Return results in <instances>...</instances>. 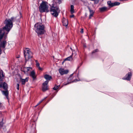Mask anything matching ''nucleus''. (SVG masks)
Listing matches in <instances>:
<instances>
[{
    "label": "nucleus",
    "instance_id": "1",
    "mask_svg": "<svg viewBox=\"0 0 133 133\" xmlns=\"http://www.w3.org/2000/svg\"><path fill=\"white\" fill-rule=\"evenodd\" d=\"M16 20V17H12L10 18L6 19L4 22L5 26L2 29L3 31H5L8 34L13 26V22Z\"/></svg>",
    "mask_w": 133,
    "mask_h": 133
},
{
    "label": "nucleus",
    "instance_id": "2",
    "mask_svg": "<svg viewBox=\"0 0 133 133\" xmlns=\"http://www.w3.org/2000/svg\"><path fill=\"white\" fill-rule=\"evenodd\" d=\"M7 32L3 31L2 28H0V55L1 54V48H4L7 44L6 39L7 38Z\"/></svg>",
    "mask_w": 133,
    "mask_h": 133
},
{
    "label": "nucleus",
    "instance_id": "3",
    "mask_svg": "<svg viewBox=\"0 0 133 133\" xmlns=\"http://www.w3.org/2000/svg\"><path fill=\"white\" fill-rule=\"evenodd\" d=\"M34 27L36 28V31L39 37H41V35L44 34L45 32L44 30V26L43 25H40L38 23L35 24Z\"/></svg>",
    "mask_w": 133,
    "mask_h": 133
},
{
    "label": "nucleus",
    "instance_id": "4",
    "mask_svg": "<svg viewBox=\"0 0 133 133\" xmlns=\"http://www.w3.org/2000/svg\"><path fill=\"white\" fill-rule=\"evenodd\" d=\"M50 11L53 16L55 17H57L60 12L59 6L54 3L50 5Z\"/></svg>",
    "mask_w": 133,
    "mask_h": 133
},
{
    "label": "nucleus",
    "instance_id": "5",
    "mask_svg": "<svg viewBox=\"0 0 133 133\" xmlns=\"http://www.w3.org/2000/svg\"><path fill=\"white\" fill-rule=\"evenodd\" d=\"M47 4V2L42 1V2L39 7V11L40 12L42 13L45 12H49V6Z\"/></svg>",
    "mask_w": 133,
    "mask_h": 133
},
{
    "label": "nucleus",
    "instance_id": "6",
    "mask_svg": "<svg viewBox=\"0 0 133 133\" xmlns=\"http://www.w3.org/2000/svg\"><path fill=\"white\" fill-rule=\"evenodd\" d=\"M24 54L26 62L33 57L32 53L28 48H26L24 50Z\"/></svg>",
    "mask_w": 133,
    "mask_h": 133
},
{
    "label": "nucleus",
    "instance_id": "7",
    "mask_svg": "<svg viewBox=\"0 0 133 133\" xmlns=\"http://www.w3.org/2000/svg\"><path fill=\"white\" fill-rule=\"evenodd\" d=\"M49 81H46L42 84V90L43 91H45L48 90V87L47 84Z\"/></svg>",
    "mask_w": 133,
    "mask_h": 133
},
{
    "label": "nucleus",
    "instance_id": "8",
    "mask_svg": "<svg viewBox=\"0 0 133 133\" xmlns=\"http://www.w3.org/2000/svg\"><path fill=\"white\" fill-rule=\"evenodd\" d=\"M58 71L59 73L61 75L64 74H66L68 72V70H65L64 69L61 68L59 69Z\"/></svg>",
    "mask_w": 133,
    "mask_h": 133
},
{
    "label": "nucleus",
    "instance_id": "9",
    "mask_svg": "<svg viewBox=\"0 0 133 133\" xmlns=\"http://www.w3.org/2000/svg\"><path fill=\"white\" fill-rule=\"evenodd\" d=\"M0 87L3 88V89L4 90H7L8 88L7 84L5 82H4L2 84H0Z\"/></svg>",
    "mask_w": 133,
    "mask_h": 133
},
{
    "label": "nucleus",
    "instance_id": "10",
    "mask_svg": "<svg viewBox=\"0 0 133 133\" xmlns=\"http://www.w3.org/2000/svg\"><path fill=\"white\" fill-rule=\"evenodd\" d=\"M132 76V74L131 73V72H129L126 75V77L125 78V80H126L128 81L130 80L131 77Z\"/></svg>",
    "mask_w": 133,
    "mask_h": 133
},
{
    "label": "nucleus",
    "instance_id": "11",
    "mask_svg": "<svg viewBox=\"0 0 133 133\" xmlns=\"http://www.w3.org/2000/svg\"><path fill=\"white\" fill-rule=\"evenodd\" d=\"M30 76L33 78V80H35L36 78V76L34 70H33L31 72L30 74Z\"/></svg>",
    "mask_w": 133,
    "mask_h": 133
},
{
    "label": "nucleus",
    "instance_id": "12",
    "mask_svg": "<svg viewBox=\"0 0 133 133\" xmlns=\"http://www.w3.org/2000/svg\"><path fill=\"white\" fill-rule=\"evenodd\" d=\"M62 22L64 26H67L68 24V21L67 19L63 18L62 20Z\"/></svg>",
    "mask_w": 133,
    "mask_h": 133
},
{
    "label": "nucleus",
    "instance_id": "13",
    "mask_svg": "<svg viewBox=\"0 0 133 133\" xmlns=\"http://www.w3.org/2000/svg\"><path fill=\"white\" fill-rule=\"evenodd\" d=\"M44 77V78L46 80V81H48L50 80L52 78L51 76L48 74L45 75Z\"/></svg>",
    "mask_w": 133,
    "mask_h": 133
},
{
    "label": "nucleus",
    "instance_id": "14",
    "mask_svg": "<svg viewBox=\"0 0 133 133\" xmlns=\"http://www.w3.org/2000/svg\"><path fill=\"white\" fill-rule=\"evenodd\" d=\"M5 90L2 91V92L3 94L4 95L8 98L9 94V92L8 90Z\"/></svg>",
    "mask_w": 133,
    "mask_h": 133
},
{
    "label": "nucleus",
    "instance_id": "15",
    "mask_svg": "<svg viewBox=\"0 0 133 133\" xmlns=\"http://www.w3.org/2000/svg\"><path fill=\"white\" fill-rule=\"evenodd\" d=\"M29 78L27 77L25 79H22L21 81L22 82V85H24L25 84V82H27Z\"/></svg>",
    "mask_w": 133,
    "mask_h": 133
},
{
    "label": "nucleus",
    "instance_id": "16",
    "mask_svg": "<svg viewBox=\"0 0 133 133\" xmlns=\"http://www.w3.org/2000/svg\"><path fill=\"white\" fill-rule=\"evenodd\" d=\"M73 54V53H72V54L70 56L67 57L65 59V61H72L73 60L72 56V55Z\"/></svg>",
    "mask_w": 133,
    "mask_h": 133
},
{
    "label": "nucleus",
    "instance_id": "17",
    "mask_svg": "<svg viewBox=\"0 0 133 133\" xmlns=\"http://www.w3.org/2000/svg\"><path fill=\"white\" fill-rule=\"evenodd\" d=\"M32 69V68L31 67H25L24 69V70L23 71L24 72V73H26V72H29L30 70V69Z\"/></svg>",
    "mask_w": 133,
    "mask_h": 133
},
{
    "label": "nucleus",
    "instance_id": "18",
    "mask_svg": "<svg viewBox=\"0 0 133 133\" xmlns=\"http://www.w3.org/2000/svg\"><path fill=\"white\" fill-rule=\"evenodd\" d=\"M99 9L101 12H103L106 11L107 9V8L105 7H103L99 8Z\"/></svg>",
    "mask_w": 133,
    "mask_h": 133
},
{
    "label": "nucleus",
    "instance_id": "19",
    "mask_svg": "<svg viewBox=\"0 0 133 133\" xmlns=\"http://www.w3.org/2000/svg\"><path fill=\"white\" fill-rule=\"evenodd\" d=\"M107 3L110 7H112L114 6V3H112L110 1H108Z\"/></svg>",
    "mask_w": 133,
    "mask_h": 133
},
{
    "label": "nucleus",
    "instance_id": "20",
    "mask_svg": "<svg viewBox=\"0 0 133 133\" xmlns=\"http://www.w3.org/2000/svg\"><path fill=\"white\" fill-rule=\"evenodd\" d=\"M70 12L71 14H73L74 12V6L73 5H71Z\"/></svg>",
    "mask_w": 133,
    "mask_h": 133
},
{
    "label": "nucleus",
    "instance_id": "21",
    "mask_svg": "<svg viewBox=\"0 0 133 133\" xmlns=\"http://www.w3.org/2000/svg\"><path fill=\"white\" fill-rule=\"evenodd\" d=\"M3 118H2V121L0 123V127H2L3 124L5 123V122H3Z\"/></svg>",
    "mask_w": 133,
    "mask_h": 133
},
{
    "label": "nucleus",
    "instance_id": "22",
    "mask_svg": "<svg viewBox=\"0 0 133 133\" xmlns=\"http://www.w3.org/2000/svg\"><path fill=\"white\" fill-rule=\"evenodd\" d=\"M53 2L54 3L55 2V3H58L59 4H60L61 3V0H53Z\"/></svg>",
    "mask_w": 133,
    "mask_h": 133
},
{
    "label": "nucleus",
    "instance_id": "23",
    "mask_svg": "<svg viewBox=\"0 0 133 133\" xmlns=\"http://www.w3.org/2000/svg\"><path fill=\"white\" fill-rule=\"evenodd\" d=\"M88 8L90 12V14H93L94 13V12L93 11L91 10L89 7L88 6Z\"/></svg>",
    "mask_w": 133,
    "mask_h": 133
},
{
    "label": "nucleus",
    "instance_id": "24",
    "mask_svg": "<svg viewBox=\"0 0 133 133\" xmlns=\"http://www.w3.org/2000/svg\"><path fill=\"white\" fill-rule=\"evenodd\" d=\"M99 51L98 49H95L93 50L91 52V54H94L96 52H97Z\"/></svg>",
    "mask_w": 133,
    "mask_h": 133
},
{
    "label": "nucleus",
    "instance_id": "25",
    "mask_svg": "<svg viewBox=\"0 0 133 133\" xmlns=\"http://www.w3.org/2000/svg\"><path fill=\"white\" fill-rule=\"evenodd\" d=\"M114 6L116 5H119L120 4V3L118 2H116L114 3Z\"/></svg>",
    "mask_w": 133,
    "mask_h": 133
},
{
    "label": "nucleus",
    "instance_id": "26",
    "mask_svg": "<svg viewBox=\"0 0 133 133\" xmlns=\"http://www.w3.org/2000/svg\"><path fill=\"white\" fill-rule=\"evenodd\" d=\"M72 74L69 77V78H68V81H70L72 79Z\"/></svg>",
    "mask_w": 133,
    "mask_h": 133
},
{
    "label": "nucleus",
    "instance_id": "27",
    "mask_svg": "<svg viewBox=\"0 0 133 133\" xmlns=\"http://www.w3.org/2000/svg\"><path fill=\"white\" fill-rule=\"evenodd\" d=\"M57 85H56L54 87L53 89L54 90H56L57 89Z\"/></svg>",
    "mask_w": 133,
    "mask_h": 133
},
{
    "label": "nucleus",
    "instance_id": "28",
    "mask_svg": "<svg viewBox=\"0 0 133 133\" xmlns=\"http://www.w3.org/2000/svg\"><path fill=\"white\" fill-rule=\"evenodd\" d=\"M93 14H90L89 16V19H90L91 18V17L93 16Z\"/></svg>",
    "mask_w": 133,
    "mask_h": 133
},
{
    "label": "nucleus",
    "instance_id": "29",
    "mask_svg": "<svg viewBox=\"0 0 133 133\" xmlns=\"http://www.w3.org/2000/svg\"><path fill=\"white\" fill-rule=\"evenodd\" d=\"M17 88L18 90H19V84H17Z\"/></svg>",
    "mask_w": 133,
    "mask_h": 133
},
{
    "label": "nucleus",
    "instance_id": "30",
    "mask_svg": "<svg viewBox=\"0 0 133 133\" xmlns=\"http://www.w3.org/2000/svg\"><path fill=\"white\" fill-rule=\"evenodd\" d=\"M36 65L37 67L39 66V64L38 62L36 64Z\"/></svg>",
    "mask_w": 133,
    "mask_h": 133
},
{
    "label": "nucleus",
    "instance_id": "31",
    "mask_svg": "<svg viewBox=\"0 0 133 133\" xmlns=\"http://www.w3.org/2000/svg\"><path fill=\"white\" fill-rule=\"evenodd\" d=\"M3 72H2V79H3L4 78V75L3 74Z\"/></svg>",
    "mask_w": 133,
    "mask_h": 133
},
{
    "label": "nucleus",
    "instance_id": "32",
    "mask_svg": "<svg viewBox=\"0 0 133 133\" xmlns=\"http://www.w3.org/2000/svg\"><path fill=\"white\" fill-rule=\"evenodd\" d=\"M38 69H39V70H43V69L42 68H41L40 66L38 67Z\"/></svg>",
    "mask_w": 133,
    "mask_h": 133
},
{
    "label": "nucleus",
    "instance_id": "33",
    "mask_svg": "<svg viewBox=\"0 0 133 133\" xmlns=\"http://www.w3.org/2000/svg\"><path fill=\"white\" fill-rule=\"evenodd\" d=\"M80 32H81V33H83V29H81V30Z\"/></svg>",
    "mask_w": 133,
    "mask_h": 133
},
{
    "label": "nucleus",
    "instance_id": "34",
    "mask_svg": "<svg viewBox=\"0 0 133 133\" xmlns=\"http://www.w3.org/2000/svg\"><path fill=\"white\" fill-rule=\"evenodd\" d=\"M74 15H72L70 16V17L71 18L74 17Z\"/></svg>",
    "mask_w": 133,
    "mask_h": 133
},
{
    "label": "nucleus",
    "instance_id": "35",
    "mask_svg": "<svg viewBox=\"0 0 133 133\" xmlns=\"http://www.w3.org/2000/svg\"><path fill=\"white\" fill-rule=\"evenodd\" d=\"M71 83V82H68L67 83L65 84H64V85H67V84H69V83Z\"/></svg>",
    "mask_w": 133,
    "mask_h": 133
},
{
    "label": "nucleus",
    "instance_id": "36",
    "mask_svg": "<svg viewBox=\"0 0 133 133\" xmlns=\"http://www.w3.org/2000/svg\"><path fill=\"white\" fill-rule=\"evenodd\" d=\"M40 103H38L35 106V107H36L38 105H39Z\"/></svg>",
    "mask_w": 133,
    "mask_h": 133
},
{
    "label": "nucleus",
    "instance_id": "37",
    "mask_svg": "<svg viewBox=\"0 0 133 133\" xmlns=\"http://www.w3.org/2000/svg\"><path fill=\"white\" fill-rule=\"evenodd\" d=\"M56 87H57V89L59 87L60 85H57V86Z\"/></svg>",
    "mask_w": 133,
    "mask_h": 133
},
{
    "label": "nucleus",
    "instance_id": "38",
    "mask_svg": "<svg viewBox=\"0 0 133 133\" xmlns=\"http://www.w3.org/2000/svg\"><path fill=\"white\" fill-rule=\"evenodd\" d=\"M75 81H78L77 80V79H76V80H73V81H72V82H75Z\"/></svg>",
    "mask_w": 133,
    "mask_h": 133
},
{
    "label": "nucleus",
    "instance_id": "39",
    "mask_svg": "<svg viewBox=\"0 0 133 133\" xmlns=\"http://www.w3.org/2000/svg\"><path fill=\"white\" fill-rule=\"evenodd\" d=\"M70 49H71V50H72V53H73V51H75V50H72V49L71 48H70Z\"/></svg>",
    "mask_w": 133,
    "mask_h": 133
},
{
    "label": "nucleus",
    "instance_id": "40",
    "mask_svg": "<svg viewBox=\"0 0 133 133\" xmlns=\"http://www.w3.org/2000/svg\"><path fill=\"white\" fill-rule=\"evenodd\" d=\"M2 104L0 102V107H1L2 106Z\"/></svg>",
    "mask_w": 133,
    "mask_h": 133
},
{
    "label": "nucleus",
    "instance_id": "41",
    "mask_svg": "<svg viewBox=\"0 0 133 133\" xmlns=\"http://www.w3.org/2000/svg\"><path fill=\"white\" fill-rule=\"evenodd\" d=\"M35 62H36V64L37 63H38V61L37 60H35Z\"/></svg>",
    "mask_w": 133,
    "mask_h": 133
},
{
    "label": "nucleus",
    "instance_id": "42",
    "mask_svg": "<svg viewBox=\"0 0 133 133\" xmlns=\"http://www.w3.org/2000/svg\"><path fill=\"white\" fill-rule=\"evenodd\" d=\"M43 101V100H41L40 101L39 103H41Z\"/></svg>",
    "mask_w": 133,
    "mask_h": 133
},
{
    "label": "nucleus",
    "instance_id": "43",
    "mask_svg": "<svg viewBox=\"0 0 133 133\" xmlns=\"http://www.w3.org/2000/svg\"><path fill=\"white\" fill-rule=\"evenodd\" d=\"M85 16H87V14L86 13L85 14Z\"/></svg>",
    "mask_w": 133,
    "mask_h": 133
},
{
    "label": "nucleus",
    "instance_id": "44",
    "mask_svg": "<svg viewBox=\"0 0 133 133\" xmlns=\"http://www.w3.org/2000/svg\"><path fill=\"white\" fill-rule=\"evenodd\" d=\"M79 66H78V67H77V69H78V68H79Z\"/></svg>",
    "mask_w": 133,
    "mask_h": 133
},
{
    "label": "nucleus",
    "instance_id": "45",
    "mask_svg": "<svg viewBox=\"0 0 133 133\" xmlns=\"http://www.w3.org/2000/svg\"><path fill=\"white\" fill-rule=\"evenodd\" d=\"M123 79H125V78H123Z\"/></svg>",
    "mask_w": 133,
    "mask_h": 133
},
{
    "label": "nucleus",
    "instance_id": "46",
    "mask_svg": "<svg viewBox=\"0 0 133 133\" xmlns=\"http://www.w3.org/2000/svg\"><path fill=\"white\" fill-rule=\"evenodd\" d=\"M64 62V61H63L62 63H63Z\"/></svg>",
    "mask_w": 133,
    "mask_h": 133
}]
</instances>
